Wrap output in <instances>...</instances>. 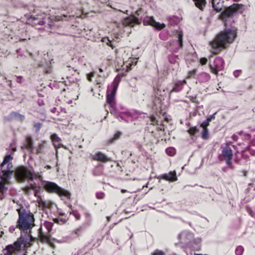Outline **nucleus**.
<instances>
[{
	"instance_id": "obj_1",
	"label": "nucleus",
	"mask_w": 255,
	"mask_h": 255,
	"mask_svg": "<svg viewBox=\"0 0 255 255\" xmlns=\"http://www.w3.org/2000/svg\"><path fill=\"white\" fill-rule=\"evenodd\" d=\"M236 36L237 33L235 30L226 29L221 31L210 42V51L213 54L219 53L233 42Z\"/></svg>"
},
{
	"instance_id": "obj_2",
	"label": "nucleus",
	"mask_w": 255,
	"mask_h": 255,
	"mask_svg": "<svg viewBox=\"0 0 255 255\" xmlns=\"http://www.w3.org/2000/svg\"><path fill=\"white\" fill-rule=\"evenodd\" d=\"M18 219L16 228L21 231L25 232L31 230L34 226V218L32 213L28 212L23 208L17 209Z\"/></svg>"
},
{
	"instance_id": "obj_3",
	"label": "nucleus",
	"mask_w": 255,
	"mask_h": 255,
	"mask_svg": "<svg viewBox=\"0 0 255 255\" xmlns=\"http://www.w3.org/2000/svg\"><path fill=\"white\" fill-rule=\"evenodd\" d=\"M14 173L16 179L20 182H23L25 180H32L34 179L42 181V172H34L32 168L18 166L15 169Z\"/></svg>"
},
{
	"instance_id": "obj_4",
	"label": "nucleus",
	"mask_w": 255,
	"mask_h": 255,
	"mask_svg": "<svg viewBox=\"0 0 255 255\" xmlns=\"http://www.w3.org/2000/svg\"><path fill=\"white\" fill-rule=\"evenodd\" d=\"M28 238H31L29 234H25L24 236L21 235L13 244L7 246L3 250V255H12L13 254L20 251L22 245L26 247L29 243Z\"/></svg>"
},
{
	"instance_id": "obj_5",
	"label": "nucleus",
	"mask_w": 255,
	"mask_h": 255,
	"mask_svg": "<svg viewBox=\"0 0 255 255\" xmlns=\"http://www.w3.org/2000/svg\"><path fill=\"white\" fill-rule=\"evenodd\" d=\"M52 229V224L50 222H45L38 230V237L41 242L47 244L50 247L54 248L55 245L53 240H52L48 234Z\"/></svg>"
},
{
	"instance_id": "obj_6",
	"label": "nucleus",
	"mask_w": 255,
	"mask_h": 255,
	"mask_svg": "<svg viewBox=\"0 0 255 255\" xmlns=\"http://www.w3.org/2000/svg\"><path fill=\"white\" fill-rule=\"evenodd\" d=\"M43 185L44 189L49 192L56 193L60 196H63L68 199L70 198V193L68 191L61 188L54 183L44 181Z\"/></svg>"
},
{
	"instance_id": "obj_7",
	"label": "nucleus",
	"mask_w": 255,
	"mask_h": 255,
	"mask_svg": "<svg viewBox=\"0 0 255 255\" xmlns=\"http://www.w3.org/2000/svg\"><path fill=\"white\" fill-rule=\"evenodd\" d=\"M222 155L224 158V159L226 161V163L228 165L227 168H230L231 169H234V166L232 165V159L233 157V151L228 146L223 148L222 151Z\"/></svg>"
},
{
	"instance_id": "obj_8",
	"label": "nucleus",
	"mask_w": 255,
	"mask_h": 255,
	"mask_svg": "<svg viewBox=\"0 0 255 255\" xmlns=\"http://www.w3.org/2000/svg\"><path fill=\"white\" fill-rule=\"evenodd\" d=\"M244 10V5L242 4L234 3L227 7L223 12L226 16H231L236 12H242Z\"/></svg>"
},
{
	"instance_id": "obj_9",
	"label": "nucleus",
	"mask_w": 255,
	"mask_h": 255,
	"mask_svg": "<svg viewBox=\"0 0 255 255\" xmlns=\"http://www.w3.org/2000/svg\"><path fill=\"white\" fill-rule=\"evenodd\" d=\"M10 166L11 167V164H8L6 168H0V178L3 181L8 182L11 175L13 173V171L10 169Z\"/></svg>"
},
{
	"instance_id": "obj_10",
	"label": "nucleus",
	"mask_w": 255,
	"mask_h": 255,
	"mask_svg": "<svg viewBox=\"0 0 255 255\" xmlns=\"http://www.w3.org/2000/svg\"><path fill=\"white\" fill-rule=\"evenodd\" d=\"M143 23L144 25H151L158 30H161L165 27L163 23L156 22L152 17L146 16L144 18Z\"/></svg>"
},
{
	"instance_id": "obj_11",
	"label": "nucleus",
	"mask_w": 255,
	"mask_h": 255,
	"mask_svg": "<svg viewBox=\"0 0 255 255\" xmlns=\"http://www.w3.org/2000/svg\"><path fill=\"white\" fill-rule=\"evenodd\" d=\"M224 61L223 59L221 57H217L215 60V65L214 66H212V65H210V70L211 71L215 74V75H218V72L219 71L222 70L224 68Z\"/></svg>"
},
{
	"instance_id": "obj_12",
	"label": "nucleus",
	"mask_w": 255,
	"mask_h": 255,
	"mask_svg": "<svg viewBox=\"0 0 255 255\" xmlns=\"http://www.w3.org/2000/svg\"><path fill=\"white\" fill-rule=\"evenodd\" d=\"M139 19L135 15H130L125 18L123 21V24L125 26L133 27L135 24H139Z\"/></svg>"
},
{
	"instance_id": "obj_13",
	"label": "nucleus",
	"mask_w": 255,
	"mask_h": 255,
	"mask_svg": "<svg viewBox=\"0 0 255 255\" xmlns=\"http://www.w3.org/2000/svg\"><path fill=\"white\" fill-rule=\"evenodd\" d=\"M92 158L95 161L107 162L111 161V158L107 157L105 154L101 152H97L95 154H91Z\"/></svg>"
},
{
	"instance_id": "obj_14",
	"label": "nucleus",
	"mask_w": 255,
	"mask_h": 255,
	"mask_svg": "<svg viewBox=\"0 0 255 255\" xmlns=\"http://www.w3.org/2000/svg\"><path fill=\"white\" fill-rule=\"evenodd\" d=\"M169 61L172 65L170 68L174 71H177L179 69V58L175 55H171L169 57Z\"/></svg>"
},
{
	"instance_id": "obj_15",
	"label": "nucleus",
	"mask_w": 255,
	"mask_h": 255,
	"mask_svg": "<svg viewBox=\"0 0 255 255\" xmlns=\"http://www.w3.org/2000/svg\"><path fill=\"white\" fill-rule=\"evenodd\" d=\"M115 96L114 95L108 94L107 97V103L110 105V107L112 108V110L110 111V112L112 114H115Z\"/></svg>"
},
{
	"instance_id": "obj_16",
	"label": "nucleus",
	"mask_w": 255,
	"mask_h": 255,
	"mask_svg": "<svg viewBox=\"0 0 255 255\" xmlns=\"http://www.w3.org/2000/svg\"><path fill=\"white\" fill-rule=\"evenodd\" d=\"M163 179L170 181H175L177 180L176 174L175 171L170 172L168 174L163 175Z\"/></svg>"
},
{
	"instance_id": "obj_17",
	"label": "nucleus",
	"mask_w": 255,
	"mask_h": 255,
	"mask_svg": "<svg viewBox=\"0 0 255 255\" xmlns=\"http://www.w3.org/2000/svg\"><path fill=\"white\" fill-rule=\"evenodd\" d=\"M177 39L175 42L176 44L177 45V47H176V50H178L179 48L182 47V38L183 34L181 32H178L176 36Z\"/></svg>"
},
{
	"instance_id": "obj_18",
	"label": "nucleus",
	"mask_w": 255,
	"mask_h": 255,
	"mask_svg": "<svg viewBox=\"0 0 255 255\" xmlns=\"http://www.w3.org/2000/svg\"><path fill=\"white\" fill-rule=\"evenodd\" d=\"M186 84V81L185 80L183 81H177L175 84L174 87L172 89L173 92H179L181 91L182 89L183 86Z\"/></svg>"
},
{
	"instance_id": "obj_19",
	"label": "nucleus",
	"mask_w": 255,
	"mask_h": 255,
	"mask_svg": "<svg viewBox=\"0 0 255 255\" xmlns=\"http://www.w3.org/2000/svg\"><path fill=\"white\" fill-rule=\"evenodd\" d=\"M212 6L215 10L220 11L222 9V3L220 0H211Z\"/></svg>"
},
{
	"instance_id": "obj_20",
	"label": "nucleus",
	"mask_w": 255,
	"mask_h": 255,
	"mask_svg": "<svg viewBox=\"0 0 255 255\" xmlns=\"http://www.w3.org/2000/svg\"><path fill=\"white\" fill-rule=\"evenodd\" d=\"M51 139L54 142L55 148L57 149V148L60 147L61 144H56V143H59L61 141V139L56 134H53L51 136Z\"/></svg>"
},
{
	"instance_id": "obj_21",
	"label": "nucleus",
	"mask_w": 255,
	"mask_h": 255,
	"mask_svg": "<svg viewBox=\"0 0 255 255\" xmlns=\"http://www.w3.org/2000/svg\"><path fill=\"white\" fill-rule=\"evenodd\" d=\"M10 118L18 121H23L24 120V116L16 112H12L10 114Z\"/></svg>"
},
{
	"instance_id": "obj_22",
	"label": "nucleus",
	"mask_w": 255,
	"mask_h": 255,
	"mask_svg": "<svg viewBox=\"0 0 255 255\" xmlns=\"http://www.w3.org/2000/svg\"><path fill=\"white\" fill-rule=\"evenodd\" d=\"M195 5L200 10H203L206 4V0H193Z\"/></svg>"
},
{
	"instance_id": "obj_23",
	"label": "nucleus",
	"mask_w": 255,
	"mask_h": 255,
	"mask_svg": "<svg viewBox=\"0 0 255 255\" xmlns=\"http://www.w3.org/2000/svg\"><path fill=\"white\" fill-rule=\"evenodd\" d=\"M45 144L46 142L44 141L39 143L36 148V153L37 154L42 153L43 152V149L45 148Z\"/></svg>"
},
{
	"instance_id": "obj_24",
	"label": "nucleus",
	"mask_w": 255,
	"mask_h": 255,
	"mask_svg": "<svg viewBox=\"0 0 255 255\" xmlns=\"http://www.w3.org/2000/svg\"><path fill=\"white\" fill-rule=\"evenodd\" d=\"M119 81H118L116 79H115L114 81V82H113V83L112 84L113 89H112V90L111 92V94H110L115 96L116 92H117V89H118V87L119 86Z\"/></svg>"
},
{
	"instance_id": "obj_25",
	"label": "nucleus",
	"mask_w": 255,
	"mask_h": 255,
	"mask_svg": "<svg viewBox=\"0 0 255 255\" xmlns=\"http://www.w3.org/2000/svg\"><path fill=\"white\" fill-rule=\"evenodd\" d=\"M25 146L26 148L31 150L33 148V141L31 137H27L26 140Z\"/></svg>"
},
{
	"instance_id": "obj_26",
	"label": "nucleus",
	"mask_w": 255,
	"mask_h": 255,
	"mask_svg": "<svg viewBox=\"0 0 255 255\" xmlns=\"http://www.w3.org/2000/svg\"><path fill=\"white\" fill-rule=\"evenodd\" d=\"M12 159L11 155H7L5 156L3 159V161L0 164V168H3L4 165L8 163V161Z\"/></svg>"
},
{
	"instance_id": "obj_27",
	"label": "nucleus",
	"mask_w": 255,
	"mask_h": 255,
	"mask_svg": "<svg viewBox=\"0 0 255 255\" xmlns=\"http://www.w3.org/2000/svg\"><path fill=\"white\" fill-rule=\"evenodd\" d=\"M28 187L30 188L31 190H33L34 195L35 196H37V194H38V190H37V189H36V188H37L36 184L35 183H31V184H30V186Z\"/></svg>"
},
{
	"instance_id": "obj_28",
	"label": "nucleus",
	"mask_w": 255,
	"mask_h": 255,
	"mask_svg": "<svg viewBox=\"0 0 255 255\" xmlns=\"http://www.w3.org/2000/svg\"><path fill=\"white\" fill-rule=\"evenodd\" d=\"M166 152L170 156H173L175 154V149L173 147H168L166 149Z\"/></svg>"
},
{
	"instance_id": "obj_29",
	"label": "nucleus",
	"mask_w": 255,
	"mask_h": 255,
	"mask_svg": "<svg viewBox=\"0 0 255 255\" xmlns=\"http://www.w3.org/2000/svg\"><path fill=\"white\" fill-rule=\"evenodd\" d=\"M244 249L242 246H238L235 251V253L237 255H242L244 252Z\"/></svg>"
},
{
	"instance_id": "obj_30",
	"label": "nucleus",
	"mask_w": 255,
	"mask_h": 255,
	"mask_svg": "<svg viewBox=\"0 0 255 255\" xmlns=\"http://www.w3.org/2000/svg\"><path fill=\"white\" fill-rule=\"evenodd\" d=\"M69 213L70 214H72L75 217L76 220H79L80 219V214L77 211L71 210Z\"/></svg>"
},
{
	"instance_id": "obj_31",
	"label": "nucleus",
	"mask_w": 255,
	"mask_h": 255,
	"mask_svg": "<svg viewBox=\"0 0 255 255\" xmlns=\"http://www.w3.org/2000/svg\"><path fill=\"white\" fill-rule=\"evenodd\" d=\"M102 41L105 43L107 45L110 46L112 49L114 48V46L112 44V41H111L108 38L105 37L102 39Z\"/></svg>"
},
{
	"instance_id": "obj_32",
	"label": "nucleus",
	"mask_w": 255,
	"mask_h": 255,
	"mask_svg": "<svg viewBox=\"0 0 255 255\" xmlns=\"http://www.w3.org/2000/svg\"><path fill=\"white\" fill-rule=\"evenodd\" d=\"M199 131V128L197 127H192L189 128L188 130V132L190 134L194 135L195 133L198 132Z\"/></svg>"
},
{
	"instance_id": "obj_33",
	"label": "nucleus",
	"mask_w": 255,
	"mask_h": 255,
	"mask_svg": "<svg viewBox=\"0 0 255 255\" xmlns=\"http://www.w3.org/2000/svg\"><path fill=\"white\" fill-rule=\"evenodd\" d=\"M202 137L203 139L208 138V130L207 128H203V131L202 132Z\"/></svg>"
},
{
	"instance_id": "obj_34",
	"label": "nucleus",
	"mask_w": 255,
	"mask_h": 255,
	"mask_svg": "<svg viewBox=\"0 0 255 255\" xmlns=\"http://www.w3.org/2000/svg\"><path fill=\"white\" fill-rule=\"evenodd\" d=\"M196 76V70H192L188 72L187 78H195Z\"/></svg>"
},
{
	"instance_id": "obj_35",
	"label": "nucleus",
	"mask_w": 255,
	"mask_h": 255,
	"mask_svg": "<svg viewBox=\"0 0 255 255\" xmlns=\"http://www.w3.org/2000/svg\"><path fill=\"white\" fill-rule=\"evenodd\" d=\"M158 95V93L155 95V98L153 101V103L155 106H157L158 104L160 103L162 101V99L160 98H157V96Z\"/></svg>"
},
{
	"instance_id": "obj_36",
	"label": "nucleus",
	"mask_w": 255,
	"mask_h": 255,
	"mask_svg": "<svg viewBox=\"0 0 255 255\" xmlns=\"http://www.w3.org/2000/svg\"><path fill=\"white\" fill-rule=\"evenodd\" d=\"M209 122H208L207 120L204 121L201 124L200 128H207V127L209 125Z\"/></svg>"
},
{
	"instance_id": "obj_37",
	"label": "nucleus",
	"mask_w": 255,
	"mask_h": 255,
	"mask_svg": "<svg viewBox=\"0 0 255 255\" xmlns=\"http://www.w3.org/2000/svg\"><path fill=\"white\" fill-rule=\"evenodd\" d=\"M3 182L4 181L2 180L0 181V191L2 192H3L4 190L6 189Z\"/></svg>"
},
{
	"instance_id": "obj_38",
	"label": "nucleus",
	"mask_w": 255,
	"mask_h": 255,
	"mask_svg": "<svg viewBox=\"0 0 255 255\" xmlns=\"http://www.w3.org/2000/svg\"><path fill=\"white\" fill-rule=\"evenodd\" d=\"M31 190L30 188L28 186L25 187L23 188V191L27 195H29L31 193Z\"/></svg>"
},
{
	"instance_id": "obj_39",
	"label": "nucleus",
	"mask_w": 255,
	"mask_h": 255,
	"mask_svg": "<svg viewBox=\"0 0 255 255\" xmlns=\"http://www.w3.org/2000/svg\"><path fill=\"white\" fill-rule=\"evenodd\" d=\"M34 127L36 129V131H38L41 127V124L39 123H36L34 124Z\"/></svg>"
},
{
	"instance_id": "obj_40",
	"label": "nucleus",
	"mask_w": 255,
	"mask_h": 255,
	"mask_svg": "<svg viewBox=\"0 0 255 255\" xmlns=\"http://www.w3.org/2000/svg\"><path fill=\"white\" fill-rule=\"evenodd\" d=\"M95 75V73L94 72H92V73H90L89 74H88L87 75V79L88 80L91 82L92 81V78Z\"/></svg>"
},
{
	"instance_id": "obj_41",
	"label": "nucleus",
	"mask_w": 255,
	"mask_h": 255,
	"mask_svg": "<svg viewBox=\"0 0 255 255\" xmlns=\"http://www.w3.org/2000/svg\"><path fill=\"white\" fill-rule=\"evenodd\" d=\"M151 255H164V253L161 251L156 250Z\"/></svg>"
},
{
	"instance_id": "obj_42",
	"label": "nucleus",
	"mask_w": 255,
	"mask_h": 255,
	"mask_svg": "<svg viewBox=\"0 0 255 255\" xmlns=\"http://www.w3.org/2000/svg\"><path fill=\"white\" fill-rule=\"evenodd\" d=\"M216 114V112L214 114H213V115L210 116L207 119V120L210 122L212 120H214L215 119V115Z\"/></svg>"
},
{
	"instance_id": "obj_43",
	"label": "nucleus",
	"mask_w": 255,
	"mask_h": 255,
	"mask_svg": "<svg viewBox=\"0 0 255 255\" xmlns=\"http://www.w3.org/2000/svg\"><path fill=\"white\" fill-rule=\"evenodd\" d=\"M97 198L99 199H102L104 197V194L103 193H97L96 194Z\"/></svg>"
},
{
	"instance_id": "obj_44",
	"label": "nucleus",
	"mask_w": 255,
	"mask_h": 255,
	"mask_svg": "<svg viewBox=\"0 0 255 255\" xmlns=\"http://www.w3.org/2000/svg\"><path fill=\"white\" fill-rule=\"evenodd\" d=\"M248 212L252 217L255 218V213L253 212L250 208H248Z\"/></svg>"
},
{
	"instance_id": "obj_45",
	"label": "nucleus",
	"mask_w": 255,
	"mask_h": 255,
	"mask_svg": "<svg viewBox=\"0 0 255 255\" xmlns=\"http://www.w3.org/2000/svg\"><path fill=\"white\" fill-rule=\"evenodd\" d=\"M45 21H44V19L43 18H42V20H39V21H35L34 22V24H39V25H44L45 24Z\"/></svg>"
},
{
	"instance_id": "obj_46",
	"label": "nucleus",
	"mask_w": 255,
	"mask_h": 255,
	"mask_svg": "<svg viewBox=\"0 0 255 255\" xmlns=\"http://www.w3.org/2000/svg\"><path fill=\"white\" fill-rule=\"evenodd\" d=\"M207 62V59L206 58H202L200 59V63L202 65H205Z\"/></svg>"
},
{
	"instance_id": "obj_47",
	"label": "nucleus",
	"mask_w": 255,
	"mask_h": 255,
	"mask_svg": "<svg viewBox=\"0 0 255 255\" xmlns=\"http://www.w3.org/2000/svg\"><path fill=\"white\" fill-rule=\"evenodd\" d=\"M185 235H186V232H183L178 235V238L179 240H181L182 237H185Z\"/></svg>"
},
{
	"instance_id": "obj_48",
	"label": "nucleus",
	"mask_w": 255,
	"mask_h": 255,
	"mask_svg": "<svg viewBox=\"0 0 255 255\" xmlns=\"http://www.w3.org/2000/svg\"><path fill=\"white\" fill-rule=\"evenodd\" d=\"M241 72V70H236V71H234V76L235 77H238L239 76Z\"/></svg>"
},
{
	"instance_id": "obj_49",
	"label": "nucleus",
	"mask_w": 255,
	"mask_h": 255,
	"mask_svg": "<svg viewBox=\"0 0 255 255\" xmlns=\"http://www.w3.org/2000/svg\"><path fill=\"white\" fill-rule=\"evenodd\" d=\"M120 135H121V133H119V132H118V133H116L114 135V138L112 140H115V139H117L119 138L120 136Z\"/></svg>"
},
{
	"instance_id": "obj_50",
	"label": "nucleus",
	"mask_w": 255,
	"mask_h": 255,
	"mask_svg": "<svg viewBox=\"0 0 255 255\" xmlns=\"http://www.w3.org/2000/svg\"><path fill=\"white\" fill-rule=\"evenodd\" d=\"M15 227H14V226H11L9 229V231L11 232V233H13L14 230H15Z\"/></svg>"
},
{
	"instance_id": "obj_51",
	"label": "nucleus",
	"mask_w": 255,
	"mask_h": 255,
	"mask_svg": "<svg viewBox=\"0 0 255 255\" xmlns=\"http://www.w3.org/2000/svg\"><path fill=\"white\" fill-rule=\"evenodd\" d=\"M38 102V104L40 106H42L44 105V103L43 101H39Z\"/></svg>"
},
{
	"instance_id": "obj_52",
	"label": "nucleus",
	"mask_w": 255,
	"mask_h": 255,
	"mask_svg": "<svg viewBox=\"0 0 255 255\" xmlns=\"http://www.w3.org/2000/svg\"><path fill=\"white\" fill-rule=\"evenodd\" d=\"M85 216H86V217L87 219V220H89L90 219V215L88 213H86Z\"/></svg>"
},
{
	"instance_id": "obj_53",
	"label": "nucleus",
	"mask_w": 255,
	"mask_h": 255,
	"mask_svg": "<svg viewBox=\"0 0 255 255\" xmlns=\"http://www.w3.org/2000/svg\"><path fill=\"white\" fill-rule=\"evenodd\" d=\"M3 192L0 191V199H3Z\"/></svg>"
},
{
	"instance_id": "obj_54",
	"label": "nucleus",
	"mask_w": 255,
	"mask_h": 255,
	"mask_svg": "<svg viewBox=\"0 0 255 255\" xmlns=\"http://www.w3.org/2000/svg\"><path fill=\"white\" fill-rule=\"evenodd\" d=\"M121 192L123 193H126L127 192V190H125V189H122L121 190Z\"/></svg>"
},
{
	"instance_id": "obj_55",
	"label": "nucleus",
	"mask_w": 255,
	"mask_h": 255,
	"mask_svg": "<svg viewBox=\"0 0 255 255\" xmlns=\"http://www.w3.org/2000/svg\"><path fill=\"white\" fill-rule=\"evenodd\" d=\"M203 75H204L205 76H206L207 77H208V78H209V77H210V76H209L208 74H206V73H203Z\"/></svg>"
},
{
	"instance_id": "obj_56",
	"label": "nucleus",
	"mask_w": 255,
	"mask_h": 255,
	"mask_svg": "<svg viewBox=\"0 0 255 255\" xmlns=\"http://www.w3.org/2000/svg\"><path fill=\"white\" fill-rule=\"evenodd\" d=\"M21 78L20 77H17V81L18 82H20V79H21Z\"/></svg>"
},
{
	"instance_id": "obj_57",
	"label": "nucleus",
	"mask_w": 255,
	"mask_h": 255,
	"mask_svg": "<svg viewBox=\"0 0 255 255\" xmlns=\"http://www.w3.org/2000/svg\"><path fill=\"white\" fill-rule=\"evenodd\" d=\"M243 172H244V175L245 176H247V171H244Z\"/></svg>"
},
{
	"instance_id": "obj_58",
	"label": "nucleus",
	"mask_w": 255,
	"mask_h": 255,
	"mask_svg": "<svg viewBox=\"0 0 255 255\" xmlns=\"http://www.w3.org/2000/svg\"><path fill=\"white\" fill-rule=\"evenodd\" d=\"M135 15H137V16H138V15H139V11H136L135 12Z\"/></svg>"
},
{
	"instance_id": "obj_59",
	"label": "nucleus",
	"mask_w": 255,
	"mask_h": 255,
	"mask_svg": "<svg viewBox=\"0 0 255 255\" xmlns=\"http://www.w3.org/2000/svg\"><path fill=\"white\" fill-rule=\"evenodd\" d=\"M99 71H100V72H103V69H101V68H99Z\"/></svg>"
},
{
	"instance_id": "obj_60",
	"label": "nucleus",
	"mask_w": 255,
	"mask_h": 255,
	"mask_svg": "<svg viewBox=\"0 0 255 255\" xmlns=\"http://www.w3.org/2000/svg\"><path fill=\"white\" fill-rule=\"evenodd\" d=\"M226 169H227V168H225H225H224L223 169V171H226Z\"/></svg>"
},
{
	"instance_id": "obj_61",
	"label": "nucleus",
	"mask_w": 255,
	"mask_h": 255,
	"mask_svg": "<svg viewBox=\"0 0 255 255\" xmlns=\"http://www.w3.org/2000/svg\"><path fill=\"white\" fill-rule=\"evenodd\" d=\"M46 167H47V168L48 169H50V168H51V167H50V166H48V165H47Z\"/></svg>"
},
{
	"instance_id": "obj_62",
	"label": "nucleus",
	"mask_w": 255,
	"mask_h": 255,
	"mask_svg": "<svg viewBox=\"0 0 255 255\" xmlns=\"http://www.w3.org/2000/svg\"><path fill=\"white\" fill-rule=\"evenodd\" d=\"M79 232H80V230H78V231H76L75 233L78 234V233H79Z\"/></svg>"
},
{
	"instance_id": "obj_63",
	"label": "nucleus",
	"mask_w": 255,
	"mask_h": 255,
	"mask_svg": "<svg viewBox=\"0 0 255 255\" xmlns=\"http://www.w3.org/2000/svg\"><path fill=\"white\" fill-rule=\"evenodd\" d=\"M55 110H56V108H55L53 109V110H52V112H54Z\"/></svg>"
},
{
	"instance_id": "obj_64",
	"label": "nucleus",
	"mask_w": 255,
	"mask_h": 255,
	"mask_svg": "<svg viewBox=\"0 0 255 255\" xmlns=\"http://www.w3.org/2000/svg\"><path fill=\"white\" fill-rule=\"evenodd\" d=\"M33 19L35 20V21H36L37 19L36 18H35V17H33Z\"/></svg>"
}]
</instances>
